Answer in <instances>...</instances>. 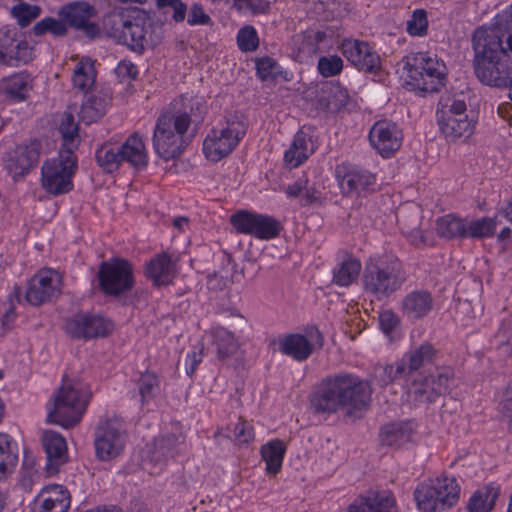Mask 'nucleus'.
<instances>
[{"label":"nucleus","instance_id":"nucleus-1","mask_svg":"<svg viewBox=\"0 0 512 512\" xmlns=\"http://www.w3.org/2000/svg\"><path fill=\"white\" fill-rule=\"evenodd\" d=\"M372 389L368 382L351 373H339L326 377L309 396L313 414L330 416L344 411L347 416L367 410Z\"/></svg>","mask_w":512,"mask_h":512},{"label":"nucleus","instance_id":"nucleus-2","mask_svg":"<svg viewBox=\"0 0 512 512\" xmlns=\"http://www.w3.org/2000/svg\"><path fill=\"white\" fill-rule=\"evenodd\" d=\"M407 275L402 262L396 257L377 256L366 260L362 285L366 294L382 301L398 291Z\"/></svg>","mask_w":512,"mask_h":512},{"label":"nucleus","instance_id":"nucleus-3","mask_svg":"<svg viewBox=\"0 0 512 512\" xmlns=\"http://www.w3.org/2000/svg\"><path fill=\"white\" fill-rule=\"evenodd\" d=\"M402 63L406 85L418 94L437 93L446 85L445 63L429 52L410 53L403 57Z\"/></svg>","mask_w":512,"mask_h":512},{"label":"nucleus","instance_id":"nucleus-4","mask_svg":"<svg viewBox=\"0 0 512 512\" xmlns=\"http://www.w3.org/2000/svg\"><path fill=\"white\" fill-rule=\"evenodd\" d=\"M460 493L457 479L443 474L418 484L413 496L421 512H445L458 503Z\"/></svg>","mask_w":512,"mask_h":512},{"label":"nucleus","instance_id":"nucleus-5","mask_svg":"<svg viewBox=\"0 0 512 512\" xmlns=\"http://www.w3.org/2000/svg\"><path fill=\"white\" fill-rule=\"evenodd\" d=\"M91 393L80 383L63 384L48 405L47 421L71 428L77 425L86 410Z\"/></svg>","mask_w":512,"mask_h":512},{"label":"nucleus","instance_id":"nucleus-6","mask_svg":"<svg viewBox=\"0 0 512 512\" xmlns=\"http://www.w3.org/2000/svg\"><path fill=\"white\" fill-rule=\"evenodd\" d=\"M247 124L245 116L239 111L225 115L223 123L212 128L203 141V153L206 158L218 162L228 156L245 136Z\"/></svg>","mask_w":512,"mask_h":512},{"label":"nucleus","instance_id":"nucleus-7","mask_svg":"<svg viewBox=\"0 0 512 512\" xmlns=\"http://www.w3.org/2000/svg\"><path fill=\"white\" fill-rule=\"evenodd\" d=\"M104 26L118 43L127 45L138 54H142L148 45H156L161 40V35L148 33L152 24L140 18L127 20L123 14L114 13L105 18Z\"/></svg>","mask_w":512,"mask_h":512},{"label":"nucleus","instance_id":"nucleus-8","mask_svg":"<svg viewBox=\"0 0 512 512\" xmlns=\"http://www.w3.org/2000/svg\"><path fill=\"white\" fill-rule=\"evenodd\" d=\"M187 131L186 128L180 129L169 114L161 113L152 138L156 154L166 161L179 157L191 142L192 137L187 135Z\"/></svg>","mask_w":512,"mask_h":512},{"label":"nucleus","instance_id":"nucleus-9","mask_svg":"<svg viewBox=\"0 0 512 512\" xmlns=\"http://www.w3.org/2000/svg\"><path fill=\"white\" fill-rule=\"evenodd\" d=\"M97 279L100 291L105 296L119 297L129 293L134 285L132 264L123 258L114 257L100 263Z\"/></svg>","mask_w":512,"mask_h":512},{"label":"nucleus","instance_id":"nucleus-10","mask_svg":"<svg viewBox=\"0 0 512 512\" xmlns=\"http://www.w3.org/2000/svg\"><path fill=\"white\" fill-rule=\"evenodd\" d=\"M77 167L75 154L59 151L57 158L46 160L42 165V187L55 196L70 192L73 189L72 178Z\"/></svg>","mask_w":512,"mask_h":512},{"label":"nucleus","instance_id":"nucleus-11","mask_svg":"<svg viewBox=\"0 0 512 512\" xmlns=\"http://www.w3.org/2000/svg\"><path fill=\"white\" fill-rule=\"evenodd\" d=\"M127 431L122 418L113 416L99 421L94 432L96 458L107 462L119 457L125 448Z\"/></svg>","mask_w":512,"mask_h":512},{"label":"nucleus","instance_id":"nucleus-12","mask_svg":"<svg viewBox=\"0 0 512 512\" xmlns=\"http://www.w3.org/2000/svg\"><path fill=\"white\" fill-rule=\"evenodd\" d=\"M230 223L237 233L270 240L279 236L283 226L279 220L267 214L240 210L231 215Z\"/></svg>","mask_w":512,"mask_h":512},{"label":"nucleus","instance_id":"nucleus-13","mask_svg":"<svg viewBox=\"0 0 512 512\" xmlns=\"http://www.w3.org/2000/svg\"><path fill=\"white\" fill-rule=\"evenodd\" d=\"M338 37L334 26L310 28L292 37V47L300 61L331 49Z\"/></svg>","mask_w":512,"mask_h":512},{"label":"nucleus","instance_id":"nucleus-14","mask_svg":"<svg viewBox=\"0 0 512 512\" xmlns=\"http://www.w3.org/2000/svg\"><path fill=\"white\" fill-rule=\"evenodd\" d=\"M335 177L345 196H366L376 191V177L362 167L342 163L335 168Z\"/></svg>","mask_w":512,"mask_h":512},{"label":"nucleus","instance_id":"nucleus-15","mask_svg":"<svg viewBox=\"0 0 512 512\" xmlns=\"http://www.w3.org/2000/svg\"><path fill=\"white\" fill-rule=\"evenodd\" d=\"M64 329L71 338L87 341L108 336L114 325L103 315L80 312L65 321Z\"/></svg>","mask_w":512,"mask_h":512},{"label":"nucleus","instance_id":"nucleus-16","mask_svg":"<svg viewBox=\"0 0 512 512\" xmlns=\"http://www.w3.org/2000/svg\"><path fill=\"white\" fill-rule=\"evenodd\" d=\"M32 47L16 27L0 29V65L17 67L32 60Z\"/></svg>","mask_w":512,"mask_h":512},{"label":"nucleus","instance_id":"nucleus-17","mask_svg":"<svg viewBox=\"0 0 512 512\" xmlns=\"http://www.w3.org/2000/svg\"><path fill=\"white\" fill-rule=\"evenodd\" d=\"M41 152L42 143L36 139L17 145L7 153L4 167L14 181H19L37 167Z\"/></svg>","mask_w":512,"mask_h":512},{"label":"nucleus","instance_id":"nucleus-18","mask_svg":"<svg viewBox=\"0 0 512 512\" xmlns=\"http://www.w3.org/2000/svg\"><path fill=\"white\" fill-rule=\"evenodd\" d=\"M165 112L176 120L180 129L188 130L192 123L198 125L203 122L207 108L202 98L192 93H184L176 97Z\"/></svg>","mask_w":512,"mask_h":512},{"label":"nucleus","instance_id":"nucleus-19","mask_svg":"<svg viewBox=\"0 0 512 512\" xmlns=\"http://www.w3.org/2000/svg\"><path fill=\"white\" fill-rule=\"evenodd\" d=\"M96 15V8L86 1L72 2L59 10V16L66 26L82 31L91 39L99 35V26L90 21Z\"/></svg>","mask_w":512,"mask_h":512},{"label":"nucleus","instance_id":"nucleus-20","mask_svg":"<svg viewBox=\"0 0 512 512\" xmlns=\"http://www.w3.org/2000/svg\"><path fill=\"white\" fill-rule=\"evenodd\" d=\"M61 279L52 269H45L35 274L28 282L25 300L39 306L60 294Z\"/></svg>","mask_w":512,"mask_h":512},{"label":"nucleus","instance_id":"nucleus-21","mask_svg":"<svg viewBox=\"0 0 512 512\" xmlns=\"http://www.w3.org/2000/svg\"><path fill=\"white\" fill-rule=\"evenodd\" d=\"M306 334H288L280 339L279 350L282 354L302 362L307 360L313 353V345L323 346L324 338L316 327H310Z\"/></svg>","mask_w":512,"mask_h":512},{"label":"nucleus","instance_id":"nucleus-22","mask_svg":"<svg viewBox=\"0 0 512 512\" xmlns=\"http://www.w3.org/2000/svg\"><path fill=\"white\" fill-rule=\"evenodd\" d=\"M341 51L347 60L361 71L375 73L381 68L380 56L365 41L344 39Z\"/></svg>","mask_w":512,"mask_h":512},{"label":"nucleus","instance_id":"nucleus-23","mask_svg":"<svg viewBox=\"0 0 512 512\" xmlns=\"http://www.w3.org/2000/svg\"><path fill=\"white\" fill-rule=\"evenodd\" d=\"M369 140L383 157H391L402 144V131L391 121L376 122L369 133Z\"/></svg>","mask_w":512,"mask_h":512},{"label":"nucleus","instance_id":"nucleus-24","mask_svg":"<svg viewBox=\"0 0 512 512\" xmlns=\"http://www.w3.org/2000/svg\"><path fill=\"white\" fill-rule=\"evenodd\" d=\"M347 512H397L396 499L388 490H370L358 496Z\"/></svg>","mask_w":512,"mask_h":512},{"label":"nucleus","instance_id":"nucleus-25","mask_svg":"<svg viewBox=\"0 0 512 512\" xmlns=\"http://www.w3.org/2000/svg\"><path fill=\"white\" fill-rule=\"evenodd\" d=\"M42 444L47 458L46 472L55 475L68 459L66 440L60 433L48 430L43 433Z\"/></svg>","mask_w":512,"mask_h":512},{"label":"nucleus","instance_id":"nucleus-26","mask_svg":"<svg viewBox=\"0 0 512 512\" xmlns=\"http://www.w3.org/2000/svg\"><path fill=\"white\" fill-rule=\"evenodd\" d=\"M433 308V297L426 290H415L406 294L401 301V312L408 320L426 317Z\"/></svg>","mask_w":512,"mask_h":512},{"label":"nucleus","instance_id":"nucleus-27","mask_svg":"<svg viewBox=\"0 0 512 512\" xmlns=\"http://www.w3.org/2000/svg\"><path fill=\"white\" fill-rule=\"evenodd\" d=\"M413 421H398L384 425L379 433L382 445L399 448L412 441L416 432Z\"/></svg>","mask_w":512,"mask_h":512},{"label":"nucleus","instance_id":"nucleus-28","mask_svg":"<svg viewBox=\"0 0 512 512\" xmlns=\"http://www.w3.org/2000/svg\"><path fill=\"white\" fill-rule=\"evenodd\" d=\"M436 355V349L429 343H424L408 351L400 360V363L404 364L406 377H415L420 374L418 372L420 369L434 363Z\"/></svg>","mask_w":512,"mask_h":512},{"label":"nucleus","instance_id":"nucleus-29","mask_svg":"<svg viewBox=\"0 0 512 512\" xmlns=\"http://www.w3.org/2000/svg\"><path fill=\"white\" fill-rule=\"evenodd\" d=\"M32 88L33 80L25 72L15 73L3 79L0 84V90L5 99L14 103L27 100Z\"/></svg>","mask_w":512,"mask_h":512},{"label":"nucleus","instance_id":"nucleus-30","mask_svg":"<svg viewBox=\"0 0 512 512\" xmlns=\"http://www.w3.org/2000/svg\"><path fill=\"white\" fill-rule=\"evenodd\" d=\"M123 162L137 170L145 169L148 165V154L143 138L134 133L130 135L121 145H118Z\"/></svg>","mask_w":512,"mask_h":512},{"label":"nucleus","instance_id":"nucleus-31","mask_svg":"<svg viewBox=\"0 0 512 512\" xmlns=\"http://www.w3.org/2000/svg\"><path fill=\"white\" fill-rule=\"evenodd\" d=\"M145 275L155 286L168 285L175 275L171 256L167 253L156 255L147 263Z\"/></svg>","mask_w":512,"mask_h":512},{"label":"nucleus","instance_id":"nucleus-32","mask_svg":"<svg viewBox=\"0 0 512 512\" xmlns=\"http://www.w3.org/2000/svg\"><path fill=\"white\" fill-rule=\"evenodd\" d=\"M441 133L447 141L454 142L461 138L467 139L473 134L474 123L468 116L437 118Z\"/></svg>","mask_w":512,"mask_h":512},{"label":"nucleus","instance_id":"nucleus-33","mask_svg":"<svg viewBox=\"0 0 512 512\" xmlns=\"http://www.w3.org/2000/svg\"><path fill=\"white\" fill-rule=\"evenodd\" d=\"M407 397L414 405L433 403L437 400L433 381L430 377L417 374L415 377L406 378Z\"/></svg>","mask_w":512,"mask_h":512},{"label":"nucleus","instance_id":"nucleus-34","mask_svg":"<svg viewBox=\"0 0 512 512\" xmlns=\"http://www.w3.org/2000/svg\"><path fill=\"white\" fill-rule=\"evenodd\" d=\"M109 99L102 93H91L85 96L79 111V120L86 125L100 120L106 113Z\"/></svg>","mask_w":512,"mask_h":512},{"label":"nucleus","instance_id":"nucleus-35","mask_svg":"<svg viewBox=\"0 0 512 512\" xmlns=\"http://www.w3.org/2000/svg\"><path fill=\"white\" fill-rule=\"evenodd\" d=\"M213 343L216 346L217 356L225 360L234 355L241 346L240 336L222 326H215L211 329Z\"/></svg>","mask_w":512,"mask_h":512},{"label":"nucleus","instance_id":"nucleus-36","mask_svg":"<svg viewBox=\"0 0 512 512\" xmlns=\"http://www.w3.org/2000/svg\"><path fill=\"white\" fill-rule=\"evenodd\" d=\"M43 493L48 494L44 498L41 508L44 512H67L70 507L71 497L69 491L62 485H48Z\"/></svg>","mask_w":512,"mask_h":512},{"label":"nucleus","instance_id":"nucleus-37","mask_svg":"<svg viewBox=\"0 0 512 512\" xmlns=\"http://www.w3.org/2000/svg\"><path fill=\"white\" fill-rule=\"evenodd\" d=\"M467 219L457 217L453 214H447L437 219L436 231L441 238L464 239L466 238Z\"/></svg>","mask_w":512,"mask_h":512},{"label":"nucleus","instance_id":"nucleus-38","mask_svg":"<svg viewBox=\"0 0 512 512\" xmlns=\"http://www.w3.org/2000/svg\"><path fill=\"white\" fill-rule=\"evenodd\" d=\"M262 460L266 463V471L269 474H277L282 467L286 453V446L280 439H273L264 444L260 449Z\"/></svg>","mask_w":512,"mask_h":512},{"label":"nucleus","instance_id":"nucleus-39","mask_svg":"<svg viewBox=\"0 0 512 512\" xmlns=\"http://www.w3.org/2000/svg\"><path fill=\"white\" fill-rule=\"evenodd\" d=\"M499 496V488L490 484L476 490L467 503V512H491Z\"/></svg>","mask_w":512,"mask_h":512},{"label":"nucleus","instance_id":"nucleus-40","mask_svg":"<svg viewBox=\"0 0 512 512\" xmlns=\"http://www.w3.org/2000/svg\"><path fill=\"white\" fill-rule=\"evenodd\" d=\"M309 143H311L310 138L303 131H298L290 148L284 154L286 164L291 168H296L303 164L313 152L312 149L308 148Z\"/></svg>","mask_w":512,"mask_h":512},{"label":"nucleus","instance_id":"nucleus-41","mask_svg":"<svg viewBox=\"0 0 512 512\" xmlns=\"http://www.w3.org/2000/svg\"><path fill=\"white\" fill-rule=\"evenodd\" d=\"M59 132L63 141L60 151L75 154L80 144V138L78 124L75 123L72 113L65 112L63 114L59 125Z\"/></svg>","mask_w":512,"mask_h":512},{"label":"nucleus","instance_id":"nucleus-42","mask_svg":"<svg viewBox=\"0 0 512 512\" xmlns=\"http://www.w3.org/2000/svg\"><path fill=\"white\" fill-rule=\"evenodd\" d=\"M350 100V95L345 87H343L339 82H331L327 98H321L319 100V104L326 111L337 113L346 109Z\"/></svg>","mask_w":512,"mask_h":512},{"label":"nucleus","instance_id":"nucleus-43","mask_svg":"<svg viewBox=\"0 0 512 512\" xmlns=\"http://www.w3.org/2000/svg\"><path fill=\"white\" fill-rule=\"evenodd\" d=\"M406 378L404 364L398 361L395 365H376L373 368L371 384L382 388L397 380H406Z\"/></svg>","mask_w":512,"mask_h":512},{"label":"nucleus","instance_id":"nucleus-44","mask_svg":"<svg viewBox=\"0 0 512 512\" xmlns=\"http://www.w3.org/2000/svg\"><path fill=\"white\" fill-rule=\"evenodd\" d=\"M97 164L106 173H113L123 163L118 144L105 143L95 153Z\"/></svg>","mask_w":512,"mask_h":512},{"label":"nucleus","instance_id":"nucleus-45","mask_svg":"<svg viewBox=\"0 0 512 512\" xmlns=\"http://www.w3.org/2000/svg\"><path fill=\"white\" fill-rule=\"evenodd\" d=\"M502 221L495 214L494 217H483L477 220H467L466 238H488L495 234Z\"/></svg>","mask_w":512,"mask_h":512},{"label":"nucleus","instance_id":"nucleus-46","mask_svg":"<svg viewBox=\"0 0 512 512\" xmlns=\"http://www.w3.org/2000/svg\"><path fill=\"white\" fill-rule=\"evenodd\" d=\"M17 462L18 455L11 437L8 434L0 433V478L11 473Z\"/></svg>","mask_w":512,"mask_h":512},{"label":"nucleus","instance_id":"nucleus-47","mask_svg":"<svg viewBox=\"0 0 512 512\" xmlns=\"http://www.w3.org/2000/svg\"><path fill=\"white\" fill-rule=\"evenodd\" d=\"M256 74L263 82H274L278 79L288 80L287 72L271 57H262L256 61Z\"/></svg>","mask_w":512,"mask_h":512},{"label":"nucleus","instance_id":"nucleus-48","mask_svg":"<svg viewBox=\"0 0 512 512\" xmlns=\"http://www.w3.org/2000/svg\"><path fill=\"white\" fill-rule=\"evenodd\" d=\"M361 263L355 258L344 260L333 272V281L338 286L347 287L357 280Z\"/></svg>","mask_w":512,"mask_h":512},{"label":"nucleus","instance_id":"nucleus-49","mask_svg":"<svg viewBox=\"0 0 512 512\" xmlns=\"http://www.w3.org/2000/svg\"><path fill=\"white\" fill-rule=\"evenodd\" d=\"M155 6L163 15L170 14L174 23H182L186 19L187 4L182 0H155Z\"/></svg>","mask_w":512,"mask_h":512},{"label":"nucleus","instance_id":"nucleus-50","mask_svg":"<svg viewBox=\"0 0 512 512\" xmlns=\"http://www.w3.org/2000/svg\"><path fill=\"white\" fill-rule=\"evenodd\" d=\"M467 115V106L464 99L456 97H441L436 111V117H459Z\"/></svg>","mask_w":512,"mask_h":512},{"label":"nucleus","instance_id":"nucleus-51","mask_svg":"<svg viewBox=\"0 0 512 512\" xmlns=\"http://www.w3.org/2000/svg\"><path fill=\"white\" fill-rule=\"evenodd\" d=\"M42 9L38 5L19 2L11 8V15L22 28L29 26L33 20L39 17Z\"/></svg>","mask_w":512,"mask_h":512},{"label":"nucleus","instance_id":"nucleus-52","mask_svg":"<svg viewBox=\"0 0 512 512\" xmlns=\"http://www.w3.org/2000/svg\"><path fill=\"white\" fill-rule=\"evenodd\" d=\"M34 35L41 36L50 33L54 37H64L68 33L67 26L63 19L61 20L53 17H45L38 21L32 28Z\"/></svg>","mask_w":512,"mask_h":512},{"label":"nucleus","instance_id":"nucleus-53","mask_svg":"<svg viewBox=\"0 0 512 512\" xmlns=\"http://www.w3.org/2000/svg\"><path fill=\"white\" fill-rule=\"evenodd\" d=\"M138 391L142 404L152 400L159 389V378L154 372L143 373L138 382Z\"/></svg>","mask_w":512,"mask_h":512},{"label":"nucleus","instance_id":"nucleus-54","mask_svg":"<svg viewBox=\"0 0 512 512\" xmlns=\"http://www.w3.org/2000/svg\"><path fill=\"white\" fill-rule=\"evenodd\" d=\"M430 380L433 381V390H435L436 397L445 395L450 391L451 385L454 382V371L445 367L437 370L435 375H430Z\"/></svg>","mask_w":512,"mask_h":512},{"label":"nucleus","instance_id":"nucleus-55","mask_svg":"<svg viewBox=\"0 0 512 512\" xmlns=\"http://www.w3.org/2000/svg\"><path fill=\"white\" fill-rule=\"evenodd\" d=\"M406 30L411 36H424L428 31L427 11L416 9L407 20Z\"/></svg>","mask_w":512,"mask_h":512},{"label":"nucleus","instance_id":"nucleus-56","mask_svg":"<svg viewBox=\"0 0 512 512\" xmlns=\"http://www.w3.org/2000/svg\"><path fill=\"white\" fill-rule=\"evenodd\" d=\"M237 44L242 52H252L258 48L259 38L253 26H244L238 31Z\"/></svg>","mask_w":512,"mask_h":512},{"label":"nucleus","instance_id":"nucleus-57","mask_svg":"<svg viewBox=\"0 0 512 512\" xmlns=\"http://www.w3.org/2000/svg\"><path fill=\"white\" fill-rule=\"evenodd\" d=\"M317 69L325 78L336 76L343 69V60L337 55L323 56L318 60Z\"/></svg>","mask_w":512,"mask_h":512},{"label":"nucleus","instance_id":"nucleus-58","mask_svg":"<svg viewBox=\"0 0 512 512\" xmlns=\"http://www.w3.org/2000/svg\"><path fill=\"white\" fill-rule=\"evenodd\" d=\"M187 24L190 26H210L213 24L211 17L205 12L200 3H193L187 8Z\"/></svg>","mask_w":512,"mask_h":512},{"label":"nucleus","instance_id":"nucleus-59","mask_svg":"<svg viewBox=\"0 0 512 512\" xmlns=\"http://www.w3.org/2000/svg\"><path fill=\"white\" fill-rule=\"evenodd\" d=\"M72 82L73 86L81 91L87 90L94 83V76L91 68L87 71L86 67L82 63H79L74 70Z\"/></svg>","mask_w":512,"mask_h":512},{"label":"nucleus","instance_id":"nucleus-60","mask_svg":"<svg viewBox=\"0 0 512 512\" xmlns=\"http://www.w3.org/2000/svg\"><path fill=\"white\" fill-rule=\"evenodd\" d=\"M500 412L507 422L510 432H512V381H510L503 390L500 401Z\"/></svg>","mask_w":512,"mask_h":512},{"label":"nucleus","instance_id":"nucleus-61","mask_svg":"<svg viewBox=\"0 0 512 512\" xmlns=\"http://www.w3.org/2000/svg\"><path fill=\"white\" fill-rule=\"evenodd\" d=\"M233 435L238 443L248 444L254 440V429L247 421L240 418L235 424Z\"/></svg>","mask_w":512,"mask_h":512},{"label":"nucleus","instance_id":"nucleus-62","mask_svg":"<svg viewBox=\"0 0 512 512\" xmlns=\"http://www.w3.org/2000/svg\"><path fill=\"white\" fill-rule=\"evenodd\" d=\"M400 324L399 317L392 310H384L379 315V325L386 334H391Z\"/></svg>","mask_w":512,"mask_h":512},{"label":"nucleus","instance_id":"nucleus-63","mask_svg":"<svg viewBox=\"0 0 512 512\" xmlns=\"http://www.w3.org/2000/svg\"><path fill=\"white\" fill-rule=\"evenodd\" d=\"M115 73L121 79L135 80L138 76V68L130 60L124 59L118 63Z\"/></svg>","mask_w":512,"mask_h":512},{"label":"nucleus","instance_id":"nucleus-64","mask_svg":"<svg viewBox=\"0 0 512 512\" xmlns=\"http://www.w3.org/2000/svg\"><path fill=\"white\" fill-rule=\"evenodd\" d=\"M179 444V437L175 434H167L161 439L160 449L163 450V454L174 457L175 447Z\"/></svg>","mask_w":512,"mask_h":512}]
</instances>
